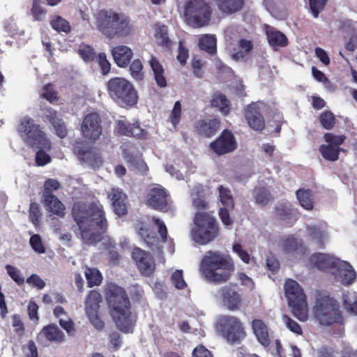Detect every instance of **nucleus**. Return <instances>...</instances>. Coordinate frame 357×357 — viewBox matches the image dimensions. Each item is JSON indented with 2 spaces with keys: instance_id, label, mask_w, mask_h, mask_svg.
I'll return each mask as SVG.
<instances>
[{
  "instance_id": "37",
  "label": "nucleus",
  "mask_w": 357,
  "mask_h": 357,
  "mask_svg": "<svg viewBox=\"0 0 357 357\" xmlns=\"http://www.w3.org/2000/svg\"><path fill=\"white\" fill-rule=\"evenodd\" d=\"M213 107H216L223 115L229 114L230 112V103L226 96L222 93H215L211 100Z\"/></svg>"
},
{
  "instance_id": "34",
  "label": "nucleus",
  "mask_w": 357,
  "mask_h": 357,
  "mask_svg": "<svg viewBox=\"0 0 357 357\" xmlns=\"http://www.w3.org/2000/svg\"><path fill=\"white\" fill-rule=\"evenodd\" d=\"M267 39L273 47H284L287 44V38L282 33L275 30L273 27H266Z\"/></svg>"
},
{
  "instance_id": "28",
  "label": "nucleus",
  "mask_w": 357,
  "mask_h": 357,
  "mask_svg": "<svg viewBox=\"0 0 357 357\" xmlns=\"http://www.w3.org/2000/svg\"><path fill=\"white\" fill-rule=\"evenodd\" d=\"M115 214L123 216L127 213V195L118 188H112L108 195Z\"/></svg>"
},
{
  "instance_id": "12",
  "label": "nucleus",
  "mask_w": 357,
  "mask_h": 357,
  "mask_svg": "<svg viewBox=\"0 0 357 357\" xmlns=\"http://www.w3.org/2000/svg\"><path fill=\"white\" fill-rule=\"evenodd\" d=\"M185 15L188 23L192 26H202L210 19L211 10L204 0H189Z\"/></svg>"
},
{
  "instance_id": "29",
  "label": "nucleus",
  "mask_w": 357,
  "mask_h": 357,
  "mask_svg": "<svg viewBox=\"0 0 357 357\" xmlns=\"http://www.w3.org/2000/svg\"><path fill=\"white\" fill-rule=\"evenodd\" d=\"M115 63L120 68H126L133 56L132 50L126 45H118L111 50Z\"/></svg>"
},
{
  "instance_id": "57",
  "label": "nucleus",
  "mask_w": 357,
  "mask_h": 357,
  "mask_svg": "<svg viewBox=\"0 0 357 357\" xmlns=\"http://www.w3.org/2000/svg\"><path fill=\"white\" fill-rule=\"evenodd\" d=\"M167 29L165 26H160L158 30V45L169 49L172 45L171 40L167 36Z\"/></svg>"
},
{
  "instance_id": "52",
  "label": "nucleus",
  "mask_w": 357,
  "mask_h": 357,
  "mask_svg": "<svg viewBox=\"0 0 357 357\" xmlns=\"http://www.w3.org/2000/svg\"><path fill=\"white\" fill-rule=\"evenodd\" d=\"M181 117V103L180 101H176L174 105L173 109L171 112L169 120L172 124L174 128L179 123Z\"/></svg>"
},
{
  "instance_id": "32",
  "label": "nucleus",
  "mask_w": 357,
  "mask_h": 357,
  "mask_svg": "<svg viewBox=\"0 0 357 357\" xmlns=\"http://www.w3.org/2000/svg\"><path fill=\"white\" fill-rule=\"evenodd\" d=\"M252 328L258 342L262 346L268 347L271 340L266 325L261 320L255 319L252 323Z\"/></svg>"
},
{
  "instance_id": "7",
  "label": "nucleus",
  "mask_w": 357,
  "mask_h": 357,
  "mask_svg": "<svg viewBox=\"0 0 357 357\" xmlns=\"http://www.w3.org/2000/svg\"><path fill=\"white\" fill-rule=\"evenodd\" d=\"M17 131L24 142L32 148L50 150L51 142L40 125L35 123L29 116L23 117L17 127Z\"/></svg>"
},
{
  "instance_id": "43",
  "label": "nucleus",
  "mask_w": 357,
  "mask_h": 357,
  "mask_svg": "<svg viewBox=\"0 0 357 357\" xmlns=\"http://www.w3.org/2000/svg\"><path fill=\"white\" fill-rule=\"evenodd\" d=\"M199 45L202 50L214 54L216 52V38L213 35H204L199 40Z\"/></svg>"
},
{
  "instance_id": "31",
  "label": "nucleus",
  "mask_w": 357,
  "mask_h": 357,
  "mask_svg": "<svg viewBox=\"0 0 357 357\" xmlns=\"http://www.w3.org/2000/svg\"><path fill=\"white\" fill-rule=\"evenodd\" d=\"M42 199V202L48 211L59 218L64 217L66 207L56 196L48 195Z\"/></svg>"
},
{
  "instance_id": "27",
  "label": "nucleus",
  "mask_w": 357,
  "mask_h": 357,
  "mask_svg": "<svg viewBox=\"0 0 357 357\" xmlns=\"http://www.w3.org/2000/svg\"><path fill=\"white\" fill-rule=\"evenodd\" d=\"M253 45L251 40L241 38L236 44L229 43L227 49L232 59L238 61L244 59L252 50Z\"/></svg>"
},
{
  "instance_id": "14",
  "label": "nucleus",
  "mask_w": 357,
  "mask_h": 357,
  "mask_svg": "<svg viewBox=\"0 0 357 357\" xmlns=\"http://www.w3.org/2000/svg\"><path fill=\"white\" fill-rule=\"evenodd\" d=\"M81 132L83 137L90 141L98 139L102 132L100 115L96 112L87 114L82 122Z\"/></svg>"
},
{
  "instance_id": "45",
  "label": "nucleus",
  "mask_w": 357,
  "mask_h": 357,
  "mask_svg": "<svg viewBox=\"0 0 357 357\" xmlns=\"http://www.w3.org/2000/svg\"><path fill=\"white\" fill-rule=\"evenodd\" d=\"M50 23L52 28L57 32L68 33L71 31L70 23L66 19L59 15L52 17Z\"/></svg>"
},
{
  "instance_id": "53",
  "label": "nucleus",
  "mask_w": 357,
  "mask_h": 357,
  "mask_svg": "<svg viewBox=\"0 0 357 357\" xmlns=\"http://www.w3.org/2000/svg\"><path fill=\"white\" fill-rule=\"evenodd\" d=\"M79 54L85 61H92L96 57V52L93 47L87 45H82L79 47Z\"/></svg>"
},
{
  "instance_id": "25",
  "label": "nucleus",
  "mask_w": 357,
  "mask_h": 357,
  "mask_svg": "<svg viewBox=\"0 0 357 357\" xmlns=\"http://www.w3.org/2000/svg\"><path fill=\"white\" fill-rule=\"evenodd\" d=\"M43 339L50 343L61 344L66 341V335L56 324L52 323L43 326L38 334L37 340Z\"/></svg>"
},
{
  "instance_id": "56",
  "label": "nucleus",
  "mask_w": 357,
  "mask_h": 357,
  "mask_svg": "<svg viewBox=\"0 0 357 357\" xmlns=\"http://www.w3.org/2000/svg\"><path fill=\"white\" fill-rule=\"evenodd\" d=\"M29 243L35 252L39 254H43L45 252V248L39 234H33L31 236L29 240Z\"/></svg>"
},
{
  "instance_id": "47",
  "label": "nucleus",
  "mask_w": 357,
  "mask_h": 357,
  "mask_svg": "<svg viewBox=\"0 0 357 357\" xmlns=\"http://www.w3.org/2000/svg\"><path fill=\"white\" fill-rule=\"evenodd\" d=\"M29 218L35 227L40 225L42 213L40 211V206L36 202H31L29 207Z\"/></svg>"
},
{
  "instance_id": "60",
  "label": "nucleus",
  "mask_w": 357,
  "mask_h": 357,
  "mask_svg": "<svg viewBox=\"0 0 357 357\" xmlns=\"http://www.w3.org/2000/svg\"><path fill=\"white\" fill-rule=\"evenodd\" d=\"M132 126V123L123 120H119L116 122V132L120 135L130 137V132H131Z\"/></svg>"
},
{
  "instance_id": "26",
  "label": "nucleus",
  "mask_w": 357,
  "mask_h": 357,
  "mask_svg": "<svg viewBox=\"0 0 357 357\" xmlns=\"http://www.w3.org/2000/svg\"><path fill=\"white\" fill-rule=\"evenodd\" d=\"M45 119L48 121L54 129L56 135L61 139L65 138L68 135V129L64 121L58 116V112L51 108H46L44 112Z\"/></svg>"
},
{
  "instance_id": "9",
  "label": "nucleus",
  "mask_w": 357,
  "mask_h": 357,
  "mask_svg": "<svg viewBox=\"0 0 357 357\" xmlns=\"http://www.w3.org/2000/svg\"><path fill=\"white\" fill-rule=\"evenodd\" d=\"M315 319L321 325L342 324L343 317L337 303L328 296L319 298L314 307Z\"/></svg>"
},
{
  "instance_id": "30",
  "label": "nucleus",
  "mask_w": 357,
  "mask_h": 357,
  "mask_svg": "<svg viewBox=\"0 0 357 357\" xmlns=\"http://www.w3.org/2000/svg\"><path fill=\"white\" fill-rule=\"evenodd\" d=\"M220 126L217 119L199 120L195 123L196 130L202 135L210 137L215 134Z\"/></svg>"
},
{
  "instance_id": "23",
  "label": "nucleus",
  "mask_w": 357,
  "mask_h": 357,
  "mask_svg": "<svg viewBox=\"0 0 357 357\" xmlns=\"http://www.w3.org/2000/svg\"><path fill=\"white\" fill-rule=\"evenodd\" d=\"M218 194L219 200L224 206V208H220L219 211L220 219L224 225L226 227L231 226L232 220L228 213V210L234 207V202L231 192L228 188L220 186L218 188Z\"/></svg>"
},
{
  "instance_id": "61",
  "label": "nucleus",
  "mask_w": 357,
  "mask_h": 357,
  "mask_svg": "<svg viewBox=\"0 0 357 357\" xmlns=\"http://www.w3.org/2000/svg\"><path fill=\"white\" fill-rule=\"evenodd\" d=\"M233 251L240 257V259L246 264H250L253 258L243 249L239 243L233 245Z\"/></svg>"
},
{
  "instance_id": "44",
  "label": "nucleus",
  "mask_w": 357,
  "mask_h": 357,
  "mask_svg": "<svg viewBox=\"0 0 357 357\" xmlns=\"http://www.w3.org/2000/svg\"><path fill=\"white\" fill-rule=\"evenodd\" d=\"M296 197L300 205L306 210L313 208V197L309 190H299L296 192Z\"/></svg>"
},
{
  "instance_id": "58",
  "label": "nucleus",
  "mask_w": 357,
  "mask_h": 357,
  "mask_svg": "<svg viewBox=\"0 0 357 357\" xmlns=\"http://www.w3.org/2000/svg\"><path fill=\"white\" fill-rule=\"evenodd\" d=\"M98 311H93L89 312H86L90 322L93 326V327L100 331L103 330L105 328V322L100 319V317L98 314Z\"/></svg>"
},
{
  "instance_id": "54",
  "label": "nucleus",
  "mask_w": 357,
  "mask_h": 357,
  "mask_svg": "<svg viewBox=\"0 0 357 357\" xmlns=\"http://www.w3.org/2000/svg\"><path fill=\"white\" fill-rule=\"evenodd\" d=\"M171 280L175 288L183 289L187 287V283L183 279V271L176 270L171 276Z\"/></svg>"
},
{
  "instance_id": "36",
  "label": "nucleus",
  "mask_w": 357,
  "mask_h": 357,
  "mask_svg": "<svg viewBox=\"0 0 357 357\" xmlns=\"http://www.w3.org/2000/svg\"><path fill=\"white\" fill-rule=\"evenodd\" d=\"M102 296L98 290H91L87 294L85 301L86 312L98 311Z\"/></svg>"
},
{
  "instance_id": "13",
  "label": "nucleus",
  "mask_w": 357,
  "mask_h": 357,
  "mask_svg": "<svg viewBox=\"0 0 357 357\" xmlns=\"http://www.w3.org/2000/svg\"><path fill=\"white\" fill-rule=\"evenodd\" d=\"M73 151L79 160L92 167H99L103 163L100 153L96 149L87 146L83 141L75 142Z\"/></svg>"
},
{
  "instance_id": "1",
  "label": "nucleus",
  "mask_w": 357,
  "mask_h": 357,
  "mask_svg": "<svg viewBox=\"0 0 357 357\" xmlns=\"http://www.w3.org/2000/svg\"><path fill=\"white\" fill-rule=\"evenodd\" d=\"M72 215L85 243L93 245L102 240L108 225L102 205L77 203L73 207Z\"/></svg>"
},
{
  "instance_id": "8",
  "label": "nucleus",
  "mask_w": 357,
  "mask_h": 357,
  "mask_svg": "<svg viewBox=\"0 0 357 357\" xmlns=\"http://www.w3.org/2000/svg\"><path fill=\"white\" fill-rule=\"evenodd\" d=\"M284 291L294 316L301 321L308 319V307L306 296L299 284L291 279L287 280Z\"/></svg>"
},
{
  "instance_id": "35",
  "label": "nucleus",
  "mask_w": 357,
  "mask_h": 357,
  "mask_svg": "<svg viewBox=\"0 0 357 357\" xmlns=\"http://www.w3.org/2000/svg\"><path fill=\"white\" fill-rule=\"evenodd\" d=\"M204 186L198 185L194 187L191 192L192 204L197 210L204 209L207 203L204 199Z\"/></svg>"
},
{
  "instance_id": "49",
  "label": "nucleus",
  "mask_w": 357,
  "mask_h": 357,
  "mask_svg": "<svg viewBox=\"0 0 357 357\" xmlns=\"http://www.w3.org/2000/svg\"><path fill=\"white\" fill-rule=\"evenodd\" d=\"M100 70V73L103 75H107L111 70V63L108 61L105 53H99L96 59Z\"/></svg>"
},
{
  "instance_id": "3",
  "label": "nucleus",
  "mask_w": 357,
  "mask_h": 357,
  "mask_svg": "<svg viewBox=\"0 0 357 357\" xmlns=\"http://www.w3.org/2000/svg\"><path fill=\"white\" fill-rule=\"evenodd\" d=\"M235 271L233 259L220 251H208L199 264V272L210 283L222 284L229 280Z\"/></svg>"
},
{
  "instance_id": "10",
  "label": "nucleus",
  "mask_w": 357,
  "mask_h": 357,
  "mask_svg": "<svg viewBox=\"0 0 357 357\" xmlns=\"http://www.w3.org/2000/svg\"><path fill=\"white\" fill-rule=\"evenodd\" d=\"M217 328L228 342H240L245 336L243 324L240 319L231 315H221L217 320Z\"/></svg>"
},
{
  "instance_id": "21",
  "label": "nucleus",
  "mask_w": 357,
  "mask_h": 357,
  "mask_svg": "<svg viewBox=\"0 0 357 357\" xmlns=\"http://www.w3.org/2000/svg\"><path fill=\"white\" fill-rule=\"evenodd\" d=\"M158 233L160 236V243L158 241V264H164L165 258L159 256V252L165 255H172L174 252V244L173 240L167 236V227L164 222L158 220Z\"/></svg>"
},
{
  "instance_id": "16",
  "label": "nucleus",
  "mask_w": 357,
  "mask_h": 357,
  "mask_svg": "<svg viewBox=\"0 0 357 357\" xmlns=\"http://www.w3.org/2000/svg\"><path fill=\"white\" fill-rule=\"evenodd\" d=\"M339 261L338 258L332 255L319 252L311 255L305 263L309 268H317L332 273Z\"/></svg>"
},
{
  "instance_id": "20",
  "label": "nucleus",
  "mask_w": 357,
  "mask_h": 357,
  "mask_svg": "<svg viewBox=\"0 0 357 357\" xmlns=\"http://www.w3.org/2000/svg\"><path fill=\"white\" fill-rule=\"evenodd\" d=\"M132 257L136 261L137 268L142 275H150L155 269V261L153 256L147 252L135 248L132 252Z\"/></svg>"
},
{
  "instance_id": "18",
  "label": "nucleus",
  "mask_w": 357,
  "mask_h": 357,
  "mask_svg": "<svg viewBox=\"0 0 357 357\" xmlns=\"http://www.w3.org/2000/svg\"><path fill=\"white\" fill-rule=\"evenodd\" d=\"M155 226L156 218L154 216L151 218V220L149 218L140 220L136 225L139 236L147 246L153 250L156 246V234L154 230Z\"/></svg>"
},
{
  "instance_id": "62",
  "label": "nucleus",
  "mask_w": 357,
  "mask_h": 357,
  "mask_svg": "<svg viewBox=\"0 0 357 357\" xmlns=\"http://www.w3.org/2000/svg\"><path fill=\"white\" fill-rule=\"evenodd\" d=\"M193 74L197 77H202L204 75L203 68L204 63L197 56L193 57L191 63Z\"/></svg>"
},
{
  "instance_id": "50",
  "label": "nucleus",
  "mask_w": 357,
  "mask_h": 357,
  "mask_svg": "<svg viewBox=\"0 0 357 357\" xmlns=\"http://www.w3.org/2000/svg\"><path fill=\"white\" fill-rule=\"evenodd\" d=\"M60 187V183L56 179L47 178L44 183V190L43 191L42 198L46 197L48 195H54L53 192L58 190Z\"/></svg>"
},
{
  "instance_id": "11",
  "label": "nucleus",
  "mask_w": 357,
  "mask_h": 357,
  "mask_svg": "<svg viewBox=\"0 0 357 357\" xmlns=\"http://www.w3.org/2000/svg\"><path fill=\"white\" fill-rule=\"evenodd\" d=\"M214 301L229 311L239 310L243 305L242 295L234 286L225 285L212 293Z\"/></svg>"
},
{
  "instance_id": "6",
  "label": "nucleus",
  "mask_w": 357,
  "mask_h": 357,
  "mask_svg": "<svg viewBox=\"0 0 357 357\" xmlns=\"http://www.w3.org/2000/svg\"><path fill=\"white\" fill-rule=\"evenodd\" d=\"M218 225L215 218L205 212H197L194 218L190 236L195 243L206 245L218 235Z\"/></svg>"
},
{
  "instance_id": "59",
  "label": "nucleus",
  "mask_w": 357,
  "mask_h": 357,
  "mask_svg": "<svg viewBox=\"0 0 357 357\" xmlns=\"http://www.w3.org/2000/svg\"><path fill=\"white\" fill-rule=\"evenodd\" d=\"M282 321L285 326L291 332L294 333L296 335L302 334V329L300 325L296 321L291 319L289 316L283 315Z\"/></svg>"
},
{
  "instance_id": "39",
  "label": "nucleus",
  "mask_w": 357,
  "mask_h": 357,
  "mask_svg": "<svg viewBox=\"0 0 357 357\" xmlns=\"http://www.w3.org/2000/svg\"><path fill=\"white\" fill-rule=\"evenodd\" d=\"M283 250L288 254H292L294 258L301 257L303 252V247L298 243V241L293 237L287 238L282 244Z\"/></svg>"
},
{
  "instance_id": "46",
  "label": "nucleus",
  "mask_w": 357,
  "mask_h": 357,
  "mask_svg": "<svg viewBox=\"0 0 357 357\" xmlns=\"http://www.w3.org/2000/svg\"><path fill=\"white\" fill-rule=\"evenodd\" d=\"M42 5L41 0H33L31 13L36 21H43L47 15V9Z\"/></svg>"
},
{
  "instance_id": "63",
  "label": "nucleus",
  "mask_w": 357,
  "mask_h": 357,
  "mask_svg": "<svg viewBox=\"0 0 357 357\" xmlns=\"http://www.w3.org/2000/svg\"><path fill=\"white\" fill-rule=\"evenodd\" d=\"M59 326L66 331L68 335L73 336L75 333V324L73 321L68 317L66 319L60 318L59 319Z\"/></svg>"
},
{
  "instance_id": "55",
  "label": "nucleus",
  "mask_w": 357,
  "mask_h": 357,
  "mask_svg": "<svg viewBox=\"0 0 357 357\" xmlns=\"http://www.w3.org/2000/svg\"><path fill=\"white\" fill-rule=\"evenodd\" d=\"M43 97L50 102L52 103L53 102L59 100V98L57 96V92L54 89L53 84L50 83L45 84L43 86Z\"/></svg>"
},
{
  "instance_id": "48",
  "label": "nucleus",
  "mask_w": 357,
  "mask_h": 357,
  "mask_svg": "<svg viewBox=\"0 0 357 357\" xmlns=\"http://www.w3.org/2000/svg\"><path fill=\"white\" fill-rule=\"evenodd\" d=\"M143 65L139 59H135L130 65V72L131 76L137 81H141L144 78L142 73Z\"/></svg>"
},
{
  "instance_id": "24",
  "label": "nucleus",
  "mask_w": 357,
  "mask_h": 357,
  "mask_svg": "<svg viewBox=\"0 0 357 357\" xmlns=\"http://www.w3.org/2000/svg\"><path fill=\"white\" fill-rule=\"evenodd\" d=\"M332 274L344 285L351 284L356 279V273L354 268L345 261L340 260L336 268L332 271Z\"/></svg>"
},
{
  "instance_id": "17",
  "label": "nucleus",
  "mask_w": 357,
  "mask_h": 357,
  "mask_svg": "<svg viewBox=\"0 0 357 357\" xmlns=\"http://www.w3.org/2000/svg\"><path fill=\"white\" fill-rule=\"evenodd\" d=\"M324 139L326 144H322L319 147L322 156L328 160H337L340 151L339 146L343 143L344 137L327 133L324 135Z\"/></svg>"
},
{
  "instance_id": "15",
  "label": "nucleus",
  "mask_w": 357,
  "mask_h": 357,
  "mask_svg": "<svg viewBox=\"0 0 357 357\" xmlns=\"http://www.w3.org/2000/svg\"><path fill=\"white\" fill-rule=\"evenodd\" d=\"M122 155L130 170H137L144 172L147 165L142 159V154L138 148L132 142H126L122 146Z\"/></svg>"
},
{
  "instance_id": "42",
  "label": "nucleus",
  "mask_w": 357,
  "mask_h": 357,
  "mask_svg": "<svg viewBox=\"0 0 357 357\" xmlns=\"http://www.w3.org/2000/svg\"><path fill=\"white\" fill-rule=\"evenodd\" d=\"M217 4L223 13H231L241 8L243 0H217Z\"/></svg>"
},
{
  "instance_id": "19",
  "label": "nucleus",
  "mask_w": 357,
  "mask_h": 357,
  "mask_svg": "<svg viewBox=\"0 0 357 357\" xmlns=\"http://www.w3.org/2000/svg\"><path fill=\"white\" fill-rule=\"evenodd\" d=\"M237 147V143L233 134L225 130L221 136L213 142L211 143V149L217 155H223L231 152Z\"/></svg>"
},
{
  "instance_id": "40",
  "label": "nucleus",
  "mask_w": 357,
  "mask_h": 357,
  "mask_svg": "<svg viewBox=\"0 0 357 357\" xmlns=\"http://www.w3.org/2000/svg\"><path fill=\"white\" fill-rule=\"evenodd\" d=\"M342 301L346 310L357 315V294L355 291H345L342 295Z\"/></svg>"
},
{
  "instance_id": "38",
  "label": "nucleus",
  "mask_w": 357,
  "mask_h": 357,
  "mask_svg": "<svg viewBox=\"0 0 357 357\" xmlns=\"http://www.w3.org/2000/svg\"><path fill=\"white\" fill-rule=\"evenodd\" d=\"M84 275L87 281L88 287L100 286L102 282V275L100 271L96 268L86 266Z\"/></svg>"
},
{
  "instance_id": "5",
  "label": "nucleus",
  "mask_w": 357,
  "mask_h": 357,
  "mask_svg": "<svg viewBox=\"0 0 357 357\" xmlns=\"http://www.w3.org/2000/svg\"><path fill=\"white\" fill-rule=\"evenodd\" d=\"M106 89L110 98L122 107H132L137 103V91L133 84L123 77L109 79L106 83Z\"/></svg>"
},
{
  "instance_id": "33",
  "label": "nucleus",
  "mask_w": 357,
  "mask_h": 357,
  "mask_svg": "<svg viewBox=\"0 0 357 357\" xmlns=\"http://www.w3.org/2000/svg\"><path fill=\"white\" fill-rule=\"evenodd\" d=\"M307 231L312 241L318 246L321 247L328 241L329 234L326 226H310Z\"/></svg>"
},
{
  "instance_id": "4",
  "label": "nucleus",
  "mask_w": 357,
  "mask_h": 357,
  "mask_svg": "<svg viewBox=\"0 0 357 357\" xmlns=\"http://www.w3.org/2000/svg\"><path fill=\"white\" fill-rule=\"evenodd\" d=\"M95 18L97 30L108 39L126 38L135 32L132 22L124 13L102 9L96 13Z\"/></svg>"
},
{
  "instance_id": "64",
  "label": "nucleus",
  "mask_w": 357,
  "mask_h": 357,
  "mask_svg": "<svg viewBox=\"0 0 357 357\" xmlns=\"http://www.w3.org/2000/svg\"><path fill=\"white\" fill-rule=\"evenodd\" d=\"M109 342L114 351H118L123 344L121 335L118 332H112L109 335Z\"/></svg>"
},
{
  "instance_id": "41",
  "label": "nucleus",
  "mask_w": 357,
  "mask_h": 357,
  "mask_svg": "<svg viewBox=\"0 0 357 357\" xmlns=\"http://www.w3.org/2000/svg\"><path fill=\"white\" fill-rule=\"evenodd\" d=\"M158 210L168 211L172 209V202L169 195L162 186H158Z\"/></svg>"
},
{
  "instance_id": "2",
  "label": "nucleus",
  "mask_w": 357,
  "mask_h": 357,
  "mask_svg": "<svg viewBox=\"0 0 357 357\" xmlns=\"http://www.w3.org/2000/svg\"><path fill=\"white\" fill-rule=\"evenodd\" d=\"M105 294L116 328L124 333H132L137 315L132 311L126 290L114 283H109L105 289Z\"/></svg>"
},
{
  "instance_id": "51",
  "label": "nucleus",
  "mask_w": 357,
  "mask_h": 357,
  "mask_svg": "<svg viewBox=\"0 0 357 357\" xmlns=\"http://www.w3.org/2000/svg\"><path fill=\"white\" fill-rule=\"evenodd\" d=\"M6 269L8 275L18 285H22L24 283V278L18 268L12 265L8 264L6 266Z\"/></svg>"
},
{
  "instance_id": "22",
  "label": "nucleus",
  "mask_w": 357,
  "mask_h": 357,
  "mask_svg": "<svg viewBox=\"0 0 357 357\" xmlns=\"http://www.w3.org/2000/svg\"><path fill=\"white\" fill-rule=\"evenodd\" d=\"M263 103L252 102L248 105L245 110L246 121L251 128L261 130L265 126V121L261 116V110Z\"/></svg>"
}]
</instances>
